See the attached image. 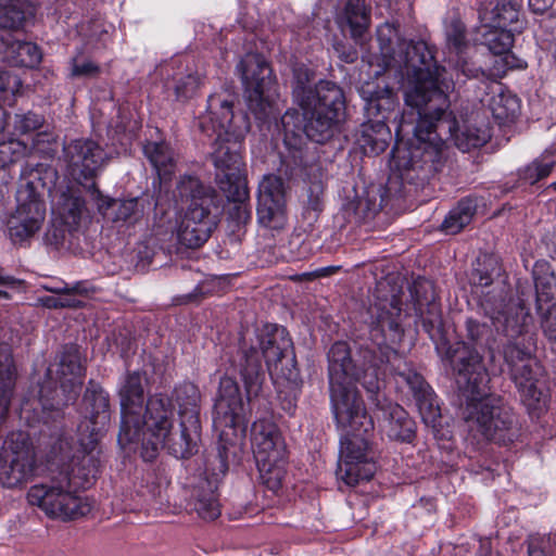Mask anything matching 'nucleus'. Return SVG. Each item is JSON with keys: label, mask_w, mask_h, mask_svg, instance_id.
I'll return each instance as SVG.
<instances>
[{"label": "nucleus", "mask_w": 556, "mask_h": 556, "mask_svg": "<svg viewBox=\"0 0 556 556\" xmlns=\"http://www.w3.org/2000/svg\"><path fill=\"white\" fill-rule=\"evenodd\" d=\"M399 62L403 63L409 78L405 90L404 112L396 137L413 132L408 142L397 141L393 162L403 184L422 187L446 162L445 140L452 139L463 152L483 146L490 138L486 129L465 125L458 128L452 113H447L448 98L442 90L445 68L439 66L432 50L425 41L399 43Z\"/></svg>", "instance_id": "1"}, {"label": "nucleus", "mask_w": 556, "mask_h": 556, "mask_svg": "<svg viewBox=\"0 0 556 556\" xmlns=\"http://www.w3.org/2000/svg\"><path fill=\"white\" fill-rule=\"evenodd\" d=\"M401 304L400 296L392 294L390 299H379L369 308L370 337L381 356H377L375 349L365 346L353 358L349 344L343 341L333 343L328 352L331 406L336 421L342 426H368L365 404L355 382L363 386L370 401L382 407L378 368L384 361L392 363L399 358L393 345L399 344L404 336Z\"/></svg>", "instance_id": "2"}, {"label": "nucleus", "mask_w": 556, "mask_h": 556, "mask_svg": "<svg viewBox=\"0 0 556 556\" xmlns=\"http://www.w3.org/2000/svg\"><path fill=\"white\" fill-rule=\"evenodd\" d=\"M445 357L456 374L457 383L470 397L462 413L469 430L503 445L518 439L520 425L513 408L501 396H486L490 376L482 355L459 342L448 346Z\"/></svg>", "instance_id": "3"}, {"label": "nucleus", "mask_w": 556, "mask_h": 556, "mask_svg": "<svg viewBox=\"0 0 556 556\" xmlns=\"http://www.w3.org/2000/svg\"><path fill=\"white\" fill-rule=\"evenodd\" d=\"M260 350L255 346L242 349L240 376L244 384L248 401L257 397L265 382L262 356L266 361L269 374L285 379L290 388L296 389L300 374L292 353V341L285 328L274 327L260 337Z\"/></svg>", "instance_id": "4"}, {"label": "nucleus", "mask_w": 556, "mask_h": 556, "mask_svg": "<svg viewBox=\"0 0 556 556\" xmlns=\"http://www.w3.org/2000/svg\"><path fill=\"white\" fill-rule=\"evenodd\" d=\"M175 198L184 211L177 229L178 243L198 249L208 240L217 225L220 197L198 177L185 175L177 182Z\"/></svg>", "instance_id": "5"}, {"label": "nucleus", "mask_w": 556, "mask_h": 556, "mask_svg": "<svg viewBox=\"0 0 556 556\" xmlns=\"http://www.w3.org/2000/svg\"><path fill=\"white\" fill-rule=\"evenodd\" d=\"M207 102L208 112L200 118L199 128L208 138L216 136L211 160L218 172L217 177H237L244 165L241 155L243 137L233 125L232 103L218 96H211Z\"/></svg>", "instance_id": "6"}, {"label": "nucleus", "mask_w": 556, "mask_h": 556, "mask_svg": "<svg viewBox=\"0 0 556 556\" xmlns=\"http://www.w3.org/2000/svg\"><path fill=\"white\" fill-rule=\"evenodd\" d=\"M300 106L303 111V129L291 128V123L295 117L293 113L287 112L281 117L286 143H288L289 136L296 137L301 130L312 141L324 143L332 138L343 118L344 94L334 83L321 80L317 84V94L314 100Z\"/></svg>", "instance_id": "7"}, {"label": "nucleus", "mask_w": 556, "mask_h": 556, "mask_svg": "<svg viewBox=\"0 0 556 556\" xmlns=\"http://www.w3.org/2000/svg\"><path fill=\"white\" fill-rule=\"evenodd\" d=\"M76 482L68 470L51 468L41 483L30 486L27 501L50 518L70 521L85 517L91 511V504L78 494L81 488Z\"/></svg>", "instance_id": "8"}, {"label": "nucleus", "mask_w": 556, "mask_h": 556, "mask_svg": "<svg viewBox=\"0 0 556 556\" xmlns=\"http://www.w3.org/2000/svg\"><path fill=\"white\" fill-rule=\"evenodd\" d=\"M85 374L86 367L83 364L77 345H65L56 370L60 387L58 388L52 381L50 369H48L46 379L40 386L39 402L46 424L49 419L54 421L62 419L64 407L77 401L84 384Z\"/></svg>", "instance_id": "9"}, {"label": "nucleus", "mask_w": 556, "mask_h": 556, "mask_svg": "<svg viewBox=\"0 0 556 556\" xmlns=\"http://www.w3.org/2000/svg\"><path fill=\"white\" fill-rule=\"evenodd\" d=\"M484 314L492 320L497 333L507 339L506 344L535 345L529 329L533 323L525 292H520L518 302L510 301V291L502 285L496 294H484L480 301Z\"/></svg>", "instance_id": "10"}, {"label": "nucleus", "mask_w": 556, "mask_h": 556, "mask_svg": "<svg viewBox=\"0 0 556 556\" xmlns=\"http://www.w3.org/2000/svg\"><path fill=\"white\" fill-rule=\"evenodd\" d=\"M245 89L250 112L261 123L276 118V81L273 70L264 56L248 54L237 65Z\"/></svg>", "instance_id": "11"}, {"label": "nucleus", "mask_w": 556, "mask_h": 556, "mask_svg": "<svg viewBox=\"0 0 556 556\" xmlns=\"http://www.w3.org/2000/svg\"><path fill=\"white\" fill-rule=\"evenodd\" d=\"M42 168H33L23 177L17 190V207L8 222L9 235L14 242H22L33 237L41 227L46 217V205L40 198L46 182Z\"/></svg>", "instance_id": "12"}, {"label": "nucleus", "mask_w": 556, "mask_h": 556, "mask_svg": "<svg viewBox=\"0 0 556 556\" xmlns=\"http://www.w3.org/2000/svg\"><path fill=\"white\" fill-rule=\"evenodd\" d=\"M253 452L260 477L271 491L281 486L286 475V443L278 427L270 420L253 424Z\"/></svg>", "instance_id": "13"}, {"label": "nucleus", "mask_w": 556, "mask_h": 556, "mask_svg": "<svg viewBox=\"0 0 556 556\" xmlns=\"http://www.w3.org/2000/svg\"><path fill=\"white\" fill-rule=\"evenodd\" d=\"M367 422L368 426L362 425L358 428H354L342 426L337 421L339 427L346 430V434L341 440L337 476L351 486L356 485L362 480H369L376 471L368 440L363 434L372 429V421L368 416Z\"/></svg>", "instance_id": "14"}, {"label": "nucleus", "mask_w": 556, "mask_h": 556, "mask_svg": "<svg viewBox=\"0 0 556 556\" xmlns=\"http://www.w3.org/2000/svg\"><path fill=\"white\" fill-rule=\"evenodd\" d=\"M36 468V452L28 434L10 433L0 448V484L21 489L33 479Z\"/></svg>", "instance_id": "15"}, {"label": "nucleus", "mask_w": 556, "mask_h": 556, "mask_svg": "<svg viewBox=\"0 0 556 556\" xmlns=\"http://www.w3.org/2000/svg\"><path fill=\"white\" fill-rule=\"evenodd\" d=\"M527 344H505L503 355L508 366L509 377L515 383L522 403L530 409H541L544 405L543 392L538 388V364Z\"/></svg>", "instance_id": "16"}, {"label": "nucleus", "mask_w": 556, "mask_h": 556, "mask_svg": "<svg viewBox=\"0 0 556 556\" xmlns=\"http://www.w3.org/2000/svg\"><path fill=\"white\" fill-rule=\"evenodd\" d=\"M228 469L225 458L218 454L208 460L203 473L195 477L190 484V505L204 520H215L220 516L218 483Z\"/></svg>", "instance_id": "17"}, {"label": "nucleus", "mask_w": 556, "mask_h": 556, "mask_svg": "<svg viewBox=\"0 0 556 556\" xmlns=\"http://www.w3.org/2000/svg\"><path fill=\"white\" fill-rule=\"evenodd\" d=\"M63 160L67 174L78 184L93 179L108 161V153L94 140L79 138L63 147Z\"/></svg>", "instance_id": "18"}, {"label": "nucleus", "mask_w": 556, "mask_h": 556, "mask_svg": "<svg viewBox=\"0 0 556 556\" xmlns=\"http://www.w3.org/2000/svg\"><path fill=\"white\" fill-rule=\"evenodd\" d=\"M201 441L200 418L186 416L179 418V427L174 431L168 430L164 438L151 442V446H143L142 457L144 460H153L157 455L159 446L166 448L176 458H189L199 451Z\"/></svg>", "instance_id": "19"}, {"label": "nucleus", "mask_w": 556, "mask_h": 556, "mask_svg": "<svg viewBox=\"0 0 556 556\" xmlns=\"http://www.w3.org/2000/svg\"><path fill=\"white\" fill-rule=\"evenodd\" d=\"M244 406L237 381L228 376L220 378L218 396L214 405L213 422L216 429L237 428L243 419Z\"/></svg>", "instance_id": "20"}, {"label": "nucleus", "mask_w": 556, "mask_h": 556, "mask_svg": "<svg viewBox=\"0 0 556 556\" xmlns=\"http://www.w3.org/2000/svg\"><path fill=\"white\" fill-rule=\"evenodd\" d=\"M99 439L100 435L94 433L81 438L80 450L72 456L66 465L70 466L71 479L78 481L76 483L81 489L88 488L99 473L101 467Z\"/></svg>", "instance_id": "21"}, {"label": "nucleus", "mask_w": 556, "mask_h": 556, "mask_svg": "<svg viewBox=\"0 0 556 556\" xmlns=\"http://www.w3.org/2000/svg\"><path fill=\"white\" fill-rule=\"evenodd\" d=\"M175 407L170 397L162 393L151 395L146 405L142 425L147 433L156 441L164 438L174 426Z\"/></svg>", "instance_id": "22"}, {"label": "nucleus", "mask_w": 556, "mask_h": 556, "mask_svg": "<svg viewBox=\"0 0 556 556\" xmlns=\"http://www.w3.org/2000/svg\"><path fill=\"white\" fill-rule=\"evenodd\" d=\"M369 117L383 121L394 111L397 100L389 85L381 80L364 83L359 88Z\"/></svg>", "instance_id": "23"}, {"label": "nucleus", "mask_w": 556, "mask_h": 556, "mask_svg": "<svg viewBox=\"0 0 556 556\" xmlns=\"http://www.w3.org/2000/svg\"><path fill=\"white\" fill-rule=\"evenodd\" d=\"M481 24L498 26L521 33L525 22L520 20V11L517 4L510 0H491L481 2L478 9Z\"/></svg>", "instance_id": "24"}, {"label": "nucleus", "mask_w": 556, "mask_h": 556, "mask_svg": "<svg viewBox=\"0 0 556 556\" xmlns=\"http://www.w3.org/2000/svg\"><path fill=\"white\" fill-rule=\"evenodd\" d=\"M83 401L91 424L90 433L101 435L106 431L112 415L108 392L99 383L90 380Z\"/></svg>", "instance_id": "25"}, {"label": "nucleus", "mask_w": 556, "mask_h": 556, "mask_svg": "<svg viewBox=\"0 0 556 556\" xmlns=\"http://www.w3.org/2000/svg\"><path fill=\"white\" fill-rule=\"evenodd\" d=\"M0 54L2 61L12 66L35 68L42 60L41 49L34 42L15 39L11 34L0 31Z\"/></svg>", "instance_id": "26"}, {"label": "nucleus", "mask_w": 556, "mask_h": 556, "mask_svg": "<svg viewBox=\"0 0 556 556\" xmlns=\"http://www.w3.org/2000/svg\"><path fill=\"white\" fill-rule=\"evenodd\" d=\"M91 195L97 202V207L102 216L113 223L132 224L140 217L138 200H114L104 197L92 182L90 186Z\"/></svg>", "instance_id": "27"}, {"label": "nucleus", "mask_w": 556, "mask_h": 556, "mask_svg": "<svg viewBox=\"0 0 556 556\" xmlns=\"http://www.w3.org/2000/svg\"><path fill=\"white\" fill-rule=\"evenodd\" d=\"M162 74L167 76L165 84L167 89H172L177 100L186 101L195 96L202 84V77L188 66H184L181 62L164 65L161 67Z\"/></svg>", "instance_id": "28"}, {"label": "nucleus", "mask_w": 556, "mask_h": 556, "mask_svg": "<svg viewBox=\"0 0 556 556\" xmlns=\"http://www.w3.org/2000/svg\"><path fill=\"white\" fill-rule=\"evenodd\" d=\"M17 377V367L11 346L7 343H0V426L8 417Z\"/></svg>", "instance_id": "29"}, {"label": "nucleus", "mask_w": 556, "mask_h": 556, "mask_svg": "<svg viewBox=\"0 0 556 556\" xmlns=\"http://www.w3.org/2000/svg\"><path fill=\"white\" fill-rule=\"evenodd\" d=\"M470 282L475 287L482 288L494 286L493 289L485 292V294H496L502 285L509 290L502 264L498 257L493 254H484L477 258L470 274ZM483 295L484 293L482 296Z\"/></svg>", "instance_id": "30"}, {"label": "nucleus", "mask_w": 556, "mask_h": 556, "mask_svg": "<svg viewBox=\"0 0 556 556\" xmlns=\"http://www.w3.org/2000/svg\"><path fill=\"white\" fill-rule=\"evenodd\" d=\"M390 139V129L383 121L364 123L355 134V142L365 154L382 153L388 148Z\"/></svg>", "instance_id": "31"}, {"label": "nucleus", "mask_w": 556, "mask_h": 556, "mask_svg": "<svg viewBox=\"0 0 556 556\" xmlns=\"http://www.w3.org/2000/svg\"><path fill=\"white\" fill-rule=\"evenodd\" d=\"M336 23L342 31L350 30L353 39L361 38L370 24V12L364 0H348L336 15Z\"/></svg>", "instance_id": "32"}, {"label": "nucleus", "mask_w": 556, "mask_h": 556, "mask_svg": "<svg viewBox=\"0 0 556 556\" xmlns=\"http://www.w3.org/2000/svg\"><path fill=\"white\" fill-rule=\"evenodd\" d=\"M445 36L450 53H454L456 56L454 61L455 67L466 77H477L479 70L470 67L465 56L468 49V40L464 23L458 18H453L446 26Z\"/></svg>", "instance_id": "33"}, {"label": "nucleus", "mask_w": 556, "mask_h": 556, "mask_svg": "<svg viewBox=\"0 0 556 556\" xmlns=\"http://www.w3.org/2000/svg\"><path fill=\"white\" fill-rule=\"evenodd\" d=\"M73 443L72 435L64 428L55 427L45 442L48 471L51 468L68 470L70 466L66 465L72 458Z\"/></svg>", "instance_id": "34"}, {"label": "nucleus", "mask_w": 556, "mask_h": 556, "mask_svg": "<svg viewBox=\"0 0 556 556\" xmlns=\"http://www.w3.org/2000/svg\"><path fill=\"white\" fill-rule=\"evenodd\" d=\"M86 206L84 199L74 191H63L59 194L53 205V214L60 224L70 229H77Z\"/></svg>", "instance_id": "35"}, {"label": "nucleus", "mask_w": 556, "mask_h": 556, "mask_svg": "<svg viewBox=\"0 0 556 556\" xmlns=\"http://www.w3.org/2000/svg\"><path fill=\"white\" fill-rule=\"evenodd\" d=\"M533 279L536 296V309L548 304H556V278L546 262H536L533 267Z\"/></svg>", "instance_id": "36"}, {"label": "nucleus", "mask_w": 556, "mask_h": 556, "mask_svg": "<svg viewBox=\"0 0 556 556\" xmlns=\"http://www.w3.org/2000/svg\"><path fill=\"white\" fill-rule=\"evenodd\" d=\"M143 153L156 170L160 180H166L170 177L175 168V159L168 143L148 141L143 146Z\"/></svg>", "instance_id": "37"}, {"label": "nucleus", "mask_w": 556, "mask_h": 556, "mask_svg": "<svg viewBox=\"0 0 556 556\" xmlns=\"http://www.w3.org/2000/svg\"><path fill=\"white\" fill-rule=\"evenodd\" d=\"M143 380L139 371L129 372L119 389L121 412L138 413L144 400Z\"/></svg>", "instance_id": "38"}, {"label": "nucleus", "mask_w": 556, "mask_h": 556, "mask_svg": "<svg viewBox=\"0 0 556 556\" xmlns=\"http://www.w3.org/2000/svg\"><path fill=\"white\" fill-rule=\"evenodd\" d=\"M140 412L138 413H126L122 412L121 428L117 435V442L121 447H130L132 444H137L142 441L143 446H151L152 439L144 443V432L142 431V421L140 420ZM143 450L141 451V453Z\"/></svg>", "instance_id": "39"}, {"label": "nucleus", "mask_w": 556, "mask_h": 556, "mask_svg": "<svg viewBox=\"0 0 556 556\" xmlns=\"http://www.w3.org/2000/svg\"><path fill=\"white\" fill-rule=\"evenodd\" d=\"M388 435L402 442H410L415 437V422L397 404L389 406Z\"/></svg>", "instance_id": "40"}, {"label": "nucleus", "mask_w": 556, "mask_h": 556, "mask_svg": "<svg viewBox=\"0 0 556 556\" xmlns=\"http://www.w3.org/2000/svg\"><path fill=\"white\" fill-rule=\"evenodd\" d=\"M489 108L496 121L500 123H509L515 121L519 115L520 101L515 94L505 92L500 87V91L491 98Z\"/></svg>", "instance_id": "41"}, {"label": "nucleus", "mask_w": 556, "mask_h": 556, "mask_svg": "<svg viewBox=\"0 0 556 556\" xmlns=\"http://www.w3.org/2000/svg\"><path fill=\"white\" fill-rule=\"evenodd\" d=\"M257 223L271 232V236L280 233L287 226L286 205L257 203Z\"/></svg>", "instance_id": "42"}, {"label": "nucleus", "mask_w": 556, "mask_h": 556, "mask_svg": "<svg viewBox=\"0 0 556 556\" xmlns=\"http://www.w3.org/2000/svg\"><path fill=\"white\" fill-rule=\"evenodd\" d=\"M477 211V202L472 198L462 199L456 207L445 217L442 228L448 233H457L467 226Z\"/></svg>", "instance_id": "43"}, {"label": "nucleus", "mask_w": 556, "mask_h": 556, "mask_svg": "<svg viewBox=\"0 0 556 556\" xmlns=\"http://www.w3.org/2000/svg\"><path fill=\"white\" fill-rule=\"evenodd\" d=\"M175 399L179 407V418L193 416L200 418V400L201 394L199 388L191 383L185 382L175 389Z\"/></svg>", "instance_id": "44"}, {"label": "nucleus", "mask_w": 556, "mask_h": 556, "mask_svg": "<svg viewBox=\"0 0 556 556\" xmlns=\"http://www.w3.org/2000/svg\"><path fill=\"white\" fill-rule=\"evenodd\" d=\"M482 43L495 55L507 52L514 42L515 30L482 24Z\"/></svg>", "instance_id": "45"}, {"label": "nucleus", "mask_w": 556, "mask_h": 556, "mask_svg": "<svg viewBox=\"0 0 556 556\" xmlns=\"http://www.w3.org/2000/svg\"><path fill=\"white\" fill-rule=\"evenodd\" d=\"M45 289L49 292L59 294L60 302L64 303L62 308H77L84 305V302L78 299V296H88L90 292H93V289L88 287L85 282H76L72 286H68L65 282H62L60 286H46Z\"/></svg>", "instance_id": "46"}, {"label": "nucleus", "mask_w": 556, "mask_h": 556, "mask_svg": "<svg viewBox=\"0 0 556 556\" xmlns=\"http://www.w3.org/2000/svg\"><path fill=\"white\" fill-rule=\"evenodd\" d=\"M27 20L24 5L17 0H0V31L3 29L18 30Z\"/></svg>", "instance_id": "47"}, {"label": "nucleus", "mask_w": 556, "mask_h": 556, "mask_svg": "<svg viewBox=\"0 0 556 556\" xmlns=\"http://www.w3.org/2000/svg\"><path fill=\"white\" fill-rule=\"evenodd\" d=\"M257 203L286 205V186L276 175H267L258 185Z\"/></svg>", "instance_id": "48"}, {"label": "nucleus", "mask_w": 556, "mask_h": 556, "mask_svg": "<svg viewBox=\"0 0 556 556\" xmlns=\"http://www.w3.org/2000/svg\"><path fill=\"white\" fill-rule=\"evenodd\" d=\"M409 292L414 301L415 312L418 315H424L425 308L438 305L435 302L434 286L426 278L418 277L415 279L409 288Z\"/></svg>", "instance_id": "49"}, {"label": "nucleus", "mask_w": 556, "mask_h": 556, "mask_svg": "<svg viewBox=\"0 0 556 556\" xmlns=\"http://www.w3.org/2000/svg\"><path fill=\"white\" fill-rule=\"evenodd\" d=\"M22 86V80L17 75L9 71H0V103L11 105L15 97L21 93ZM4 117L5 112L0 106V130H4Z\"/></svg>", "instance_id": "50"}, {"label": "nucleus", "mask_w": 556, "mask_h": 556, "mask_svg": "<svg viewBox=\"0 0 556 556\" xmlns=\"http://www.w3.org/2000/svg\"><path fill=\"white\" fill-rule=\"evenodd\" d=\"M311 74L304 67H296L293 71L292 93L299 105L307 103L317 94V85L311 86Z\"/></svg>", "instance_id": "51"}, {"label": "nucleus", "mask_w": 556, "mask_h": 556, "mask_svg": "<svg viewBox=\"0 0 556 556\" xmlns=\"http://www.w3.org/2000/svg\"><path fill=\"white\" fill-rule=\"evenodd\" d=\"M555 165L556 162L552 156L543 155L520 169L519 177L526 182L534 185L539 180L546 178Z\"/></svg>", "instance_id": "52"}, {"label": "nucleus", "mask_w": 556, "mask_h": 556, "mask_svg": "<svg viewBox=\"0 0 556 556\" xmlns=\"http://www.w3.org/2000/svg\"><path fill=\"white\" fill-rule=\"evenodd\" d=\"M218 179L219 187L226 193L229 201L232 203L249 201V190L242 177V172H239L237 177L220 176Z\"/></svg>", "instance_id": "53"}, {"label": "nucleus", "mask_w": 556, "mask_h": 556, "mask_svg": "<svg viewBox=\"0 0 556 556\" xmlns=\"http://www.w3.org/2000/svg\"><path fill=\"white\" fill-rule=\"evenodd\" d=\"M287 250L291 260H303L313 253L309 236L302 229H294L291 233Z\"/></svg>", "instance_id": "54"}, {"label": "nucleus", "mask_w": 556, "mask_h": 556, "mask_svg": "<svg viewBox=\"0 0 556 556\" xmlns=\"http://www.w3.org/2000/svg\"><path fill=\"white\" fill-rule=\"evenodd\" d=\"M394 371L409 387L415 400L432 392L430 386L425 381L424 377L416 371L409 368L401 370L399 367L394 368Z\"/></svg>", "instance_id": "55"}, {"label": "nucleus", "mask_w": 556, "mask_h": 556, "mask_svg": "<svg viewBox=\"0 0 556 556\" xmlns=\"http://www.w3.org/2000/svg\"><path fill=\"white\" fill-rule=\"evenodd\" d=\"M26 148V144L17 139L0 141V168L18 161L25 154Z\"/></svg>", "instance_id": "56"}, {"label": "nucleus", "mask_w": 556, "mask_h": 556, "mask_svg": "<svg viewBox=\"0 0 556 556\" xmlns=\"http://www.w3.org/2000/svg\"><path fill=\"white\" fill-rule=\"evenodd\" d=\"M74 229H70L63 224H60L59 220L54 219L52 224L47 228L43 236V241L47 245L59 250L64 247L68 235Z\"/></svg>", "instance_id": "57"}, {"label": "nucleus", "mask_w": 556, "mask_h": 556, "mask_svg": "<svg viewBox=\"0 0 556 556\" xmlns=\"http://www.w3.org/2000/svg\"><path fill=\"white\" fill-rule=\"evenodd\" d=\"M45 117L31 111L27 113L15 114L14 130L21 135H26L42 127Z\"/></svg>", "instance_id": "58"}, {"label": "nucleus", "mask_w": 556, "mask_h": 556, "mask_svg": "<svg viewBox=\"0 0 556 556\" xmlns=\"http://www.w3.org/2000/svg\"><path fill=\"white\" fill-rule=\"evenodd\" d=\"M415 401L424 422L427 425H434L441 417V413L433 392H430Z\"/></svg>", "instance_id": "59"}, {"label": "nucleus", "mask_w": 556, "mask_h": 556, "mask_svg": "<svg viewBox=\"0 0 556 556\" xmlns=\"http://www.w3.org/2000/svg\"><path fill=\"white\" fill-rule=\"evenodd\" d=\"M466 338L476 345H483L488 342L491 329L485 323L475 318H467L465 323Z\"/></svg>", "instance_id": "60"}, {"label": "nucleus", "mask_w": 556, "mask_h": 556, "mask_svg": "<svg viewBox=\"0 0 556 556\" xmlns=\"http://www.w3.org/2000/svg\"><path fill=\"white\" fill-rule=\"evenodd\" d=\"M543 333L549 341L556 342V303L536 309Z\"/></svg>", "instance_id": "61"}, {"label": "nucleus", "mask_w": 556, "mask_h": 556, "mask_svg": "<svg viewBox=\"0 0 556 556\" xmlns=\"http://www.w3.org/2000/svg\"><path fill=\"white\" fill-rule=\"evenodd\" d=\"M100 73V67L98 64H96L94 62H92L91 60H84V61H79L78 58H74L72 60V76L74 77H80V76H85V77H93V76H97L99 75Z\"/></svg>", "instance_id": "62"}, {"label": "nucleus", "mask_w": 556, "mask_h": 556, "mask_svg": "<svg viewBox=\"0 0 556 556\" xmlns=\"http://www.w3.org/2000/svg\"><path fill=\"white\" fill-rule=\"evenodd\" d=\"M229 218L238 226L245 225L251 220V206L248 201L232 203L228 212Z\"/></svg>", "instance_id": "63"}, {"label": "nucleus", "mask_w": 556, "mask_h": 556, "mask_svg": "<svg viewBox=\"0 0 556 556\" xmlns=\"http://www.w3.org/2000/svg\"><path fill=\"white\" fill-rule=\"evenodd\" d=\"M543 28L546 31L545 40L548 42V49L556 62V17H548L544 22Z\"/></svg>", "instance_id": "64"}]
</instances>
